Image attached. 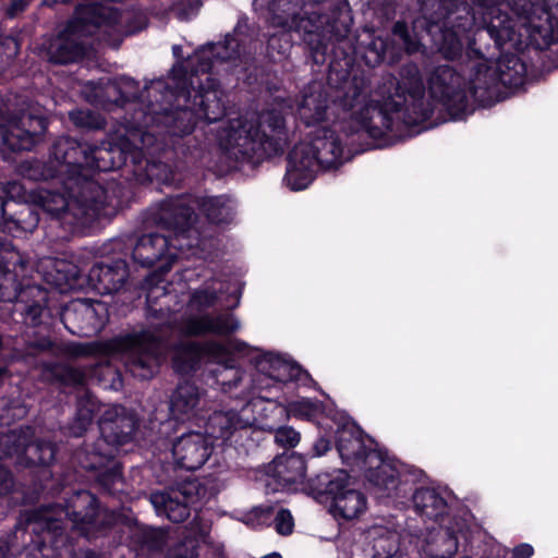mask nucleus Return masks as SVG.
Masks as SVG:
<instances>
[{
  "instance_id": "nucleus-1",
  "label": "nucleus",
  "mask_w": 558,
  "mask_h": 558,
  "mask_svg": "<svg viewBox=\"0 0 558 558\" xmlns=\"http://www.w3.org/2000/svg\"><path fill=\"white\" fill-rule=\"evenodd\" d=\"M238 41L227 37L223 43L207 44L197 49L190 58L193 66L190 80L185 77L182 68L172 69L171 90L167 92L169 98L174 97L175 108H167L150 104L153 113L157 118V125H163L172 135L182 136L193 131L197 120L208 123L221 120L226 116V94L219 84L208 75L215 63L236 59Z\"/></svg>"
},
{
  "instance_id": "nucleus-2",
  "label": "nucleus",
  "mask_w": 558,
  "mask_h": 558,
  "mask_svg": "<svg viewBox=\"0 0 558 558\" xmlns=\"http://www.w3.org/2000/svg\"><path fill=\"white\" fill-rule=\"evenodd\" d=\"M116 515L100 508L97 498L87 490L74 493L63 508L59 505L40 507L26 513V529L41 543L60 549L68 544L69 523L84 535L113 524Z\"/></svg>"
},
{
  "instance_id": "nucleus-3",
  "label": "nucleus",
  "mask_w": 558,
  "mask_h": 558,
  "mask_svg": "<svg viewBox=\"0 0 558 558\" xmlns=\"http://www.w3.org/2000/svg\"><path fill=\"white\" fill-rule=\"evenodd\" d=\"M286 121L279 108L262 111L255 121L243 118L231 120L220 138V146L236 161L264 158L283 150Z\"/></svg>"
},
{
  "instance_id": "nucleus-4",
  "label": "nucleus",
  "mask_w": 558,
  "mask_h": 558,
  "mask_svg": "<svg viewBox=\"0 0 558 558\" xmlns=\"http://www.w3.org/2000/svg\"><path fill=\"white\" fill-rule=\"evenodd\" d=\"M44 179L58 178L63 185L64 193L40 187L35 195V202L48 214L60 217L68 211L76 218L99 213L107 204L106 191L96 181L89 180L86 174L74 175L61 172V163L54 158L49 162Z\"/></svg>"
},
{
  "instance_id": "nucleus-5",
  "label": "nucleus",
  "mask_w": 558,
  "mask_h": 558,
  "mask_svg": "<svg viewBox=\"0 0 558 558\" xmlns=\"http://www.w3.org/2000/svg\"><path fill=\"white\" fill-rule=\"evenodd\" d=\"M168 331L169 326L158 335L151 330H144L129 335L110 344L73 342L65 347L64 352L71 357H83L107 351H123L125 367L132 376L140 379H149L156 374L165 355V339Z\"/></svg>"
},
{
  "instance_id": "nucleus-6",
  "label": "nucleus",
  "mask_w": 558,
  "mask_h": 558,
  "mask_svg": "<svg viewBox=\"0 0 558 558\" xmlns=\"http://www.w3.org/2000/svg\"><path fill=\"white\" fill-rule=\"evenodd\" d=\"M195 206L213 223H229L233 220L235 207L227 195L196 198L191 195H178L162 201L156 214L158 225L184 232L195 220Z\"/></svg>"
},
{
  "instance_id": "nucleus-7",
  "label": "nucleus",
  "mask_w": 558,
  "mask_h": 558,
  "mask_svg": "<svg viewBox=\"0 0 558 558\" xmlns=\"http://www.w3.org/2000/svg\"><path fill=\"white\" fill-rule=\"evenodd\" d=\"M369 86L363 77L354 76L345 86L343 106L351 111L352 132H365L372 138H380L392 129L395 113L401 104L390 100L378 106L368 99Z\"/></svg>"
},
{
  "instance_id": "nucleus-8",
  "label": "nucleus",
  "mask_w": 558,
  "mask_h": 558,
  "mask_svg": "<svg viewBox=\"0 0 558 558\" xmlns=\"http://www.w3.org/2000/svg\"><path fill=\"white\" fill-rule=\"evenodd\" d=\"M148 110L147 113H143L142 118H134L133 125L125 134H120L114 142L108 143L110 159L113 161V170L121 167H132L131 171L140 183L151 181L157 177L156 170L163 167L160 162L144 160L143 147H147L153 143V135L143 129L157 124V118L153 113L150 106H148Z\"/></svg>"
},
{
  "instance_id": "nucleus-9",
  "label": "nucleus",
  "mask_w": 558,
  "mask_h": 558,
  "mask_svg": "<svg viewBox=\"0 0 558 558\" xmlns=\"http://www.w3.org/2000/svg\"><path fill=\"white\" fill-rule=\"evenodd\" d=\"M104 19V8L97 3L78 5L64 29L51 39L47 49L48 60L68 64L83 58L87 48L86 38L96 32Z\"/></svg>"
},
{
  "instance_id": "nucleus-10",
  "label": "nucleus",
  "mask_w": 558,
  "mask_h": 558,
  "mask_svg": "<svg viewBox=\"0 0 558 558\" xmlns=\"http://www.w3.org/2000/svg\"><path fill=\"white\" fill-rule=\"evenodd\" d=\"M51 155L58 163H61V172L74 175L86 174L89 180H93L90 170H113L108 143L88 147L73 138L61 137L53 144Z\"/></svg>"
},
{
  "instance_id": "nucleus-11",
  "label": "nucleus",
  "mask_w": 558,
  "mask_h": 558,
  "mask_svg": "<svg viewBox=\"0 0 558 558\" xmlns=\"http://www.w3.org/2000/svg\"><path fill=\"white\" fill-rule=\"evenodd\" d=\"M205 488L197 480L185 481L165 490L154 492L149 500L159 514L180 523L190 517V509L202 496Z\"/></svg>"
},
{
  "instance_id": "nucleus-12",
  "label": "nucleus",
  "mask_w": 558,
  "mask_h": 558,
  "mask_svg": "<svg viewBox=\"0 0 558 558\" xmlns=\"http://www.w3.org/2000/svg\"><path fill=\"white\" fill-rule=\"evenodd\" d=\"M427 83L432 98L440 102L453 118L465 111L468 108L465 81L453 68L437 66L430 72Z\"/></svg>"
},
{
  "instance_id": "nucleus-13",
  "label": "nucleus",
  "mask_w": 558,
  "mask_h": 558,
  "mask_svg": "<svg viewBox=\"0 0 558 558\" xmlns=\"http://www.w3.org/2000/svg\"><path fill=\"white\" fill-rule=\"evenodd\" d=\"M47 129V121L40 116L22 112L9 117L0 111V142L12 151L29 150Z\"/></svg>"
},
{
  "instance_id": "nucleus-14",
  "label": "nucleus",
  "mask_w": 558,
  "mask_h": 558,
  "mask_svg": "<svg viewBox=\"0 0 558 558\" xmlns=\"http://www.w3.org/2000/svg\"><path fill=\"white\" fill-rule=\"evenodd\" d=\"M392 43L376 36L372 37L365 45L363 58L365 63L372 68L380 64L385 58L389 63H395L400 59L401 51L408 54L415 53L420 50V40L415 34H412L404 22L398 21L392 26Z\"/></svg>"
},
{
  "instance_id": "nucleus-15",
  "label": "nucleus",
  "mask_w": 558,
  "mask_h": 558,
  "mask_svg": "<svg viewBox=\"0 0 558 558\" xmlns=\"http://www.w3.org/2000/svg\"><path fill=\"white\" fill-rule=\"evenodd\" d=\"M483 16L485 27L478 28L475 37L480 40L485 35L494 39L497 49L502 48L508 41H518V33L514 21L501 9L506 4L502 0H471Z\"/></svg>"
},
{
  "instance_id": "nucleus-16",
  "label": "nucleus",
  "mask_w": 558,
  "mask_h": 558,
  "mask_svg": "<svg viewBox=\"0 0 558 558\" xmlns=\"http://www.w3.org/2000/svg\"><path fill=\"white\" fill-rule=\"evenodd\" d=\"M477 40L473 38L470 43V53L477 59L472 65L470 93L480 105L492 106L499 100L501 85L495 71V63L489 60L486 52L476 48Z\"/></svg>"
},
{
  "instance_id": "nucleus-17",
  "label": "nucleus",
  "mask_w": 558,
  "mask_h": 558,
  "mask_svg": "<svg viewBox=\"0 0 558 558\" xmlns=\"http://www.w3.org/2000/svg\"><path fill=\"white\" fill-rule=\"evenodd\" d=\"M62 322L71 333L92 337L104 328L107 308L101 302L76 300L64 308Z\"/></svg>"
},
{
  "instance_id": "nucleus-18",
  "label": "nucleus",
  "mask_w": 558,
  "mask_h": 558,
  "mask_svg": "<svg viewBox=\"0 0 558 558\" xmlns=\"http://www.w3.org/2000/svg\"><path fill=\"white\" fill-rule=\"evenodd\" d=\"M166 90V94L162 95V98L168 101L170 96H167V92L171 90V85L166 86L165 83L160 80L151 82L150 86H145L144 90H141L140 84L131 77L121 76L114 80H108L104 83V92L105 95L100 96L98 93L96 94L99 97V101L101 102H111L118 106H123L126 102L134 101L136 99L145 100L147 93V97H150V93H160Z\"/></svg>"
},
{
  "instance_id": "nucleus-19",
  "label": "nucleus",
  "mask_w": 558,
  "mask_h": 558,
  "mask_svg": "<svg viewBox=\"0 0 558 558\" xmlns=\"http://www.w3.org/2000/svg\"><path fill=\"white\" fill-rule=\"evenodd\" d=\"M213 452V444L199 432H189L178 437L172 445V454L178 466L195 471L202 468Z\"/></svg>"
},
{
  "instance_id": "nucleus-20",
  "label": "nucleus",
  "mask_w": 558,
  "mask_h": 558,
  "mask_svg": "<svg viewBox=\"0 0 558 558\" xmlns=\"http://www.w3.org/2000/svg\"><path fill=\"white\" fill-rule=\"evenodd\" d=\"M319 169V163L308 143H299L288 156L284 181L291 190L306 189Z\"/></svg>"
},
{
  "instance_id": "nucleus-21",
  "label": "nucleus",
  "mask_w": 558,
  "mask_h": 558,
  "mask_svg": "<svg viewBox=\"0 0 558 558\" xmlns=\"http://www.w3.org/2000/svg\"><path fill=\"white\" fill-rule=\"evenodd\" d=\"M520 37L518 41H508L513 47L522 41L525 35L532 45L537 49H546L550 45L558 43V17L539 10L534 15L526 17L521 23H514Z\"/></svg>"
},
{
  "instance_id": "nucleus-22",
  "label": "nucleus",
  "mask_w": 558,
  "mask_h": 558,
  "mask_svg": "<svg viewBox=\"0 0 558 558\" xmlns=\"http://www.w3.org/2000/svg\"><path fill=\"white\" fill-rule=\"evenodd\" d=\"M137 420L132 411L121 405H112L99 418L100 435L113 445L123 446L133 439Z\"/></svg>"
},
{
  "instance_id": "nucleus-23",
  "label": "nucleus",
  "mask_w": 558,
  "mask_h": 558,
  "mask_svg": "<svg viewBox=\"0 0 558 558\" xmlns=\"http://www.w3.org/2000/svg\"><path fill=\"white\" fill-rule=\"evenodd\" d=\"M239 328L240 322L230 313L191 316L185 318L180 326L181 332L190 337H202L206 335L225 337L235 332Z\"/></svg>"
},
{
  "instance_id": "nucleus-24",
  "label": "nucleus",
  "mask_w": 558,
  "mask_h": 558,
  "mask_svg": "<svg viewBox=\"0 0 558 558\" xmlns=\"http://www.w3.org/2000/svg\"><path fill=\"white\" fill-rule=\"evenodd\" d=\"M307 143L320 169H337L345 160L342 142L339 135L330 129H317Z\"/></svg>"
},
{
  "instance_id": "nucleus-25",
  "label": "nucleus",
  "mask_w": 558,
  "mask_h": 558,
  "mask_svg": "<svg viewBox=\"0 0 558 558\" xmlns=\"http://www.w3.org/2000/svg\"><path fill=\"white\" fill-rule=\"evenodd\" d=\"M129 277L128 265L118 259L111 264H96L87 275L90 287L100 294L119 291Z\"/></svg>"
},
{
  "instance_id": "nucleus-26",
  "label": "nucleus",
  "mask_w": 558,
  "mask_h": 558,
  "mask_svg": "<svg viewBox=\"0 0 558 558\" xmlns=\"http://www.w3.org/2000/svg\"><path fill=\"white\" fill-rule=\"evenodd\" d=\"M132 256L138 265L151 267L166 256L169 262H172L175 258V253L172 252V244L167 235L148 233L137 240Z\"/></svg>"
},
{
  "instance_id": "nucleus-27",
  "label": "nucleus",
  "mask_w": 558,
  "mask_h": 558,
  "mask_svg": "<svg viewBox=\"0 0 558 558\" xmlns=\"http://www.w3.org/2000/svg\"><path fill=\"white\" fill-rule=\"evenodd\" d=\"M203 392L199 388L184 381L177 386L170 397V413L177 421H189L203 409Z\"/></svg>"
},
{
  "instance_id": "nucleus-28",
  "label": "nucleus",
  "mask_w": 558,
  "mask_h": 558,
  "mask_svg": "<svg viewBox=\"0 0 558 558\" xmlns=\"http://www.w3.org/2000/svg\"><path fill=\"white\" fill-rule=\"evenodd\" d=\"M325 31H322L318 43H326L332 39L340 40L348 36L352 17L344 1H336L330 4L329 13H324Z\"/></svg>"
},
{
  "instance_id": "nucleus-29",
  "label": "nucleus",
  "mask_w": 558,
  "mask_h": 558,
  "mask_svg": "<svg viewBox=\"0 0 558 558\" xmlns=\"http://www.w3.org/2000/svg\"><path fill=\"white\" fill-rule=\"evenodd\" d=\"M305 461L296 453L276 458L269 468V474L281 487L302 482L305 477Z\"/></svg>"
},
{
  "instance_id": "nucleus-30",
  "label": "nucleus",
  "mask_w": 558,
  "mask_h": 558,
  "mask_svg": "<svg viewBox=\"0 0 558 558\" xmlns=\"http://www.w3.org/2000/svg\"><path fill=\"white\" fill-rule=\"evenodd\" d=\"M366 509V498L362 493L353 488L344 487L338 490L332 497V504L330 511L335 518H341L343 520H353L359 518Z\"/></svg>"
},
{
  "instance_id": "nucleus-31",
  "label": "nucleus",
  "mask_w": 558,
  "mask_h": 558,
  "mask_svg": "<svg viewBox=\"0 0 558 558\" xmlns=\"http://www.w3.org/2000/svg\"><path fill=\"white\" fill-rule=\"evenodd\" d=\"M337 448L347 463H365L369 458L378 459L376 452L367 449L363 437L353 429H342L338 434Z\"/></svg>"
},
{
  "instance_id": "nucleus-32",
  "label": "nucleus",
  "mask_w": 558,
  "mask_h": 558,
  "mask_svg": "<svg viewBox=\"0 0 558 558\" xmlns=\"http://www.w3.org/2000/svg\"><path fill=\"white\" fill-rule=\"evenodd\" d=\"M202 351L210 355H222L226 350L217 341L206 342L203 348L196 342L186 343L174 357L173 365L175 371L181 374L194 371L199 362Z\"/></svg>"
},
{
  "instance_id": "nucleus-33",
  "label": "nucleus",
  "mask_w": 558,
  "mask_h": 558,
  "mask_svg": "<svg viewBox=\"0 0 558 558\" xmlns=\"http://www.w3.org/2000/svg\"><path fill=\"white\" fill-rule=\"evenodd\" d=\"M250 425L235 411H216L207 421L206 433L213 438L228 439L234 432L244 429Z\"/></svg>"
},
{
  "instance_id": "nucleus-34",
  "label": "nucleus",
  "mask_w": 558,
  "mask_h": 558,
  "mask_svg": "<svg viewBox=\"0 0 558 558\" xmlns=\"http://www.w3.org/2000/svg\"><path fill=\"white\" fill-rule=\"evenodd\" d=\"M12 206L16 207L12 215L2 218L0 221V231L16 235L19 232H32L39 222L38 213L29 205L17 204L12 201Z\"/></svg>"
},
{
  "instance_id": "nucleus-35",
  "label": "nucleus",
  "mask_w": 558,
  "mask_h": 558,
  "mask_svg": "<svg viewBox=\"0 0 558 558\" xmlns=\"http://www.w3.org/2000/svg\"><path fill=\"white\" fill-rule=\"evenodd\" d=\"M120 446L113 445L102 435L93 445L86 446L85 457L81 463L86 470H101L109 463H113L117 450Z\"/></svg>"
},
{
  "instance_id": "nucleus-36",
  "label": "nucleus",
  "mask_w": 558,
  "mask_h": 558,
  "mask_svg": "<svg viewBox=\"0 0 558 558\" xmlns=\"http://www.w3.org/2000/svg\"><path fill=\"white\" fill-rule=\"evenodd\" d=\"M328 99L323 90H314L303 96L299 105L300 119L307 125L322 122L327 114Z\"/></svg>"
},
{
  "instance_id": "nucleus-37",
  "label": "nucleus",
  "mask_w": 558,
  "mask_h": 558,
  "mask_svg": "<svg viewBox=\"0 0 558 558\" xmlns=\"http://www.w3.org/2000/svg\"><path fill=\"white\" fill-rule=\"evenodd\" d=\"M495 71L500 81V85L510 88H517L524 82L526 74L525 64L517 56H506L495 64Z\"/></svg>"
},
{
  "instance_id": "nucleus-38",
  "label": "nucleus",
  "mask_w": 558,
  "mask_h": 558,
  "mask_svg": "<svg viewBox=\"0 0 558 558\" xmlns=\"http://www.w3.org/2000/svg\"><path fill=\"white\" fill-rule=\"evenodd\" d=\"M324 13L316 11L310 12L305 16H299L292 31L303 33L304 40L313 50L318 51L326 47V43H318L322 31H325Z\"/></svg>"
},
{
  "instance_id": "nucleus-39",
  "label": "nucleus",
  "mask_w": 558,
  "mask_h": 558,
  "mask_svg": "<svg viewBox=\"0 0 558 558\" xmlns=\"http://www.w3.org/2000/svg\"><path fill=\"white\" fill-rule=\"evenodd\" d=\"M413 502L415 509L429 519H437L447 508V502L442 496L434 488L428 487L416 489L413 495Z\"/></svg>"
},
{
  "instance_id": "nucleus-40",
  "label": "nucleus",
  "mask_w": 558,
  "mask_h": 558,
  "mask_svg": "<svg viewBox=\"0 0 558 558\" xmlns=\"http://www.w3.org/2000/svg\"><path fill=\"white\" fill-rule=\"evenodd\" d=\"M270 23L275 27L292 31L300 16L301 0H274L269 7Z\"/></svg>"
},
{
  "instance_id": "nucleus-41",
  "label": "nucleus",
  "mask_w": 558,
  "mask_h": 558,
  "mask_svg": "<svg viewBox=\"0 0 558 558\" xmlns=\"http://www.w3.org/2000/svg\"><path fill=\"white\" fill-rule=\"evenodd\" d=\"M56 456V445L49 440L35 439L27 441L23 449L22 463L24 465H49Z\"/></svg>"
},
{
  "instance_id": "nucleus-42",
  "label": "nucleus",
  "mask_w": 558,
  "mask_h": 558,
  "mask_svg": "<svg viewBox=\"0 0 558 558\" xmlns=\"http://www.w3.org/2000/svg\"><path fill=\"white\" fill-rule=\"evenodd\" d=\"M31 427L13 429L0 435V453L4 457H16L21 464L23 459V449L31 439Z\"/></svg>"
},
{
  "instance_id": "nucleus-43",
  "label": "nucleus",
  "mask_w": 558,
  "mask_h": 558,
  "mask_svg": "<svg viewBox=\"0 0 558 558\" xmlns=\"http://www.w3.org/2000/svg\"><path fill=\"white\" fill-rule=\"evenodd\" d=\"M457 549V538L448 531H437L424 546L425 554L432 558H451Z\"/></svg>"
},
{
  "instance_id": "nucleus-44",
  "label": "nucleus",
  "mask_w": 558,
  "mask_h": 558,
  "mask_svg": "<svg viewBox=\"0 0 558 558\" xmlns=\"http://www.w3.org/2000/svg\"><path fill=\"white\" fill-rule=\"evenodd\" d=\"M34 292L41 293L40 288L32 286L20 289L15 281V276H13L9 269L0 265V301H24V295L34 294Z\"/></svg>"
},
{
  "instance_id": "nucleus-45",
  "label": "nucleus",
  "mask_w": 558,
  "mask_h": 558,
  "mask_svg": "<svg viewBox=\"0 0 558 558\" xmlns=\"http://www.w3.org/2000/svg\"><path fill=\"white\" fill-rule=\"evenodd\" d=\"M373 558H403L400 535L392 531H383L373 541Z\"/></svg>"
},
{
  "instance_id": "nucleus-46",
  "label": "nucleus",
  "mask_w": 558,
  "mask_h": 558,
  "mask_svg": "<svg viewBox=\"0 0 558 558\" xmlns=\"http://www.w3.org/2000/svg\"><path fill=\"white\" fill-rule=\"evenodd\" d=\"M96 412L95 402L90 398L81 399L73 421L69 425L71 436L81 437L92 425Z\"/></svg>"
},
{
  "instance_id": "nucleus-47",
  "label": "nucleus",
  "mask_w": 558,
  "mask_h": 558,
  "mask_svg": "<svg viewBox=\"0 0 558 558\" xmlns=\"http://www.w3.org/2000/svg\"><path fill=\"white\" fill-rule=\"evenodd\" d=\"M366 477L374 485L386 490L396 489L399 483L398 471L384 461H379L375 468L368 469Z\"/></svg>"
},
{
  "instance_id": "nucleus-48",
  "label": "nucleus",
  "mask_w": 558,
  "mask_h": 558,
  "mask_svg": "<svg viewBox=\"0 0 558 558\" xmlns=\"http://www.w3.org/2000/svg\"><path fill=\"white\" fill-rule=\"evenodd\" d=\"M132 539L142 549L159 550L165 544V534L153 527L141 526L134 529Z\"/></svg>"
},
{
  "instance_id": "nucleus-49",
  "label": "nucleus",
  "mask_w": 558,
  "mask_h": 558,
  "mask_svg": "<svg viewBox=\"0 0 558 558\" xmlns=\"http://www.w3.org/2000/svg\"><path fill=\"white\" fill-rule=\"evenodd\" d=\"M69 119L78 129L101 130L106 125L105 118L90 109H75L69 112Z\"/></svg>"
},
{
  "instance_id": "nucleus-50",
  "label": "nucleus",
  "mask_w": 558,
  "mask_h": 558,
  "mask_svg": "<svg viewBox=\"0 0 558 558\" xmlns=\"http://www.w3.org/2000/svg\"><path fill=\"white\" fill-rule=\"evenodd\" d=\"M53 377L66 386H81L85 383V372L68 364H53L50 367Z\"/></svg>"
},
{
  "instance_id": "nucleus-51",
  "label": "nucleus",
  "mask_w": 558,
  "mask_h": 558,
  "mask_svg": "<svg viewBox=\"0 0 558 558\" xmlns=\"http://www.w3.org/2000/svg\"><path fill=\"white\" fill-rule=\"evenodd\" d=\"M160 290L161 289L159 287H155V288H151L147 292V295H146L147 315L149 318H156V319L160 318L169 324L170 316H171L172 312L169 307V303L167 302V299L169 298V295L167 293L162 292V296H163L165 301L162 302V305H160L159 307H156L155 300L158 299Z\"/></svg>"
},
{
  "instance_id": "nucleus-52",
  "label": "nucleus",
  "mask_w": 558,
  "mask_h": 558,
  "mask_svg": "<svg viewBox=\"0 0 558 558\" xmlns=\"http://www.w3.org/2000/svg\"><path fill=\"white\" fill-rule=\"evenodd\" d=\"M311 487L318 495L326 494L333 497L338 490L343 489L344 478L342 476L330 478L329 474H320L312 481Z\"/></svg>"
},
{
  "instance_id": "nucleus-53",
  "label": "nucleus",
  "mask_w": 558,
  "mask_h": 558,
  "mask_svg": "<svg viewBox=\"0 0 558 558\" xmlns=\"http://www.w3.org/2000/svg\"><path fill=\"white\" fill-rule=\"evenodd\" d=\"M218 301V294L215 290L209 288H202L193 291L190 296L189 304L195 311H204L213 307Z\"/></svg>"
},
{
  "instance_id": "nucleus-54",
  "label": "nucleus",
  "mask_w": 558,
  "mask_h": 558,
  "mask_svg": "<svg viewBox=\"0 0 558 558\" xmlns=\"http://www.w3.org/2000/svg\"><path fill=\"white\" fill-rule=\"evenodd\" d=\"M511 8L512 12L517 15L518 21L521 23L526 17L536 14L541 9V0H511L506 4V8Z\"/></svg>"
},
{
  "instance_id": "nucleus-55",
  "label": "nucleus",
  "mask_w": 558,
  "mask_h": 558,
  "mask_svg": "<svg viewBox=\"0 0 558 558\" xmlns=\"http://www.w3.org/2000/svg\"><path fill=\"white\" fill-rule=\"evenodd\" d=\"M217 383L221 385L223 391H230L239 386L243 379V373L233 365L223 366L222 369L216 371Z\"/></svg>"
},
{
  "instance_id": "nucleus-56",
  "label": "nucleus",
  "mask_w": 558,
  "mask_h": 558,
  "mask_svg": "<svg viewBox=\"0 0 558 558\" xmlns=\"http://www.w3.org/2000/svg\"><path fill=\"white\" fill-rule=\"evenodd\" d=\"M19 53V43L10 36L0 38V72H2Z\"/></svg>"
},
{
  "instance_id": "nucleus-57",
  "label": "nucleus",
  "mask_w": 558,
  "mask_h": 558,
  "mask_svg": "<svg viewBox=\"0 0 558 558\" xmlns=\"http://www.w3.org/2000/svg\"><path fill=\"white\" fill-rule=\"evenodd\" d=\"M41 293L34 292V294L24 295V301L26 302L27 298L29 296H39V300L34 302L31 305H27L25 307V315L28 323L33 326H36L40 323V317L44 312V306L41 304V301L45 300V292L40 289ZM17 302H22L21 300H16Z\"/></svg>"
},
{
  "instance_id": "nucleus-58",
  "label": "nucleus",
  "mask_w": 558,
  "mask_h": 558,
  "mask_svg": "<svg viewBox=\"0 0 558 558\" xmlns=\"http://www.w3.org/2000/svg\"><path fill=\"white\" fill-rule=\"evenodd\" d=\"M300 439V433L290 426H281L275 433V441L282 448H293Z\"/></svg>"
},
{
  "instance_id": "nucleus-59",
  "label": "nucleus",
  "mask_w": 558,
  "mask_h": 558,
  "mask_svg": "<svg viewBox=\"0 0 558 558\" xmlns=\"http://www.w3.org/2000/svg\"><path fill=\"white\" fill-rule=\"evenodd\" d=\"M197 549L198 545L195 539H185L170 550L168 558H198Z\"/></svg>"
},
{
  "instance_id": "nucleus-60",
  "label": "nucleus",
  "mask_w": 558,
  "mask_h": 558,
  "mask_svg": "<svg viewBox=\"0 0 558 558\" xmlns=\"http://www.w3.org/2000/svg\"><path fill=\"white\" fill-rule=\"evenodd\" d=\"M276 531L281 535H289L293 531L294 521L289 510L281 509L274 520Z\"/></svg>"
},
{
  "instance_id": "nucleus-61",
  "label": "nucleus",
  "mask_w": 558,
  "mask_h": 558,
  "mask_svg": "<svg viewBox=\"0 0 558 558\" xmlns=\"http://www.w3.org/2000/svg\"><path fill=\"white\" fill-rule=\"evenodd\" d=\"M108 468L98 475V481L105 487H110L120 480L121 471L117 462L109 463Z\"/></svg>"
},
{
  "instance_id": "nucleus-62",
  "label": "nucleus",
  "mask_w": 558,
  "mask_h": 558,
  "mask_svg": "<svg viewBox=\"0 0 558 558\" xmlns=\"http://www.w3.org/2000/svg\"><path fill=\"white\" fill-rule=\"evenodd\" d=\"M15 486L12 473L4 466L0 465V497L12 493Z\"/></svg>"
},
{
  "instance_id": "nucleus-63",
  "label": "nucleus",
  "mask_w": 558,
  "mask_h": 558,
  "mask_svg": "<svg viewBox=\"0 0 558 558\" xmlns=\"http://www.w3.org/2000/svg\"><path fill=\"white\" fill-rule=\"evenodd\" d=\"M292 412L307 418L317 412V405L311 401H301L292 405Z\"/></svg>"
},
{
  "instance_id": "nucleus-64",
  "label": "nucleus",
  "mask_w": 558,
  "mask_h": 558,
  "mask_svg": "<svg viewBox=\"0 0 558 558\" xmlns=\"http://www.w3.org/2000/svg\"><path fill=\"white\" fill-rule=\"evenodd\" d=\"M401 75H402V77L411 78L412 80L411 85L415 86L416 89H418V90L421 89L422 81H421L418 68L415 64H409V65L403 66Z\"/></svg>"
}]
</instances>
